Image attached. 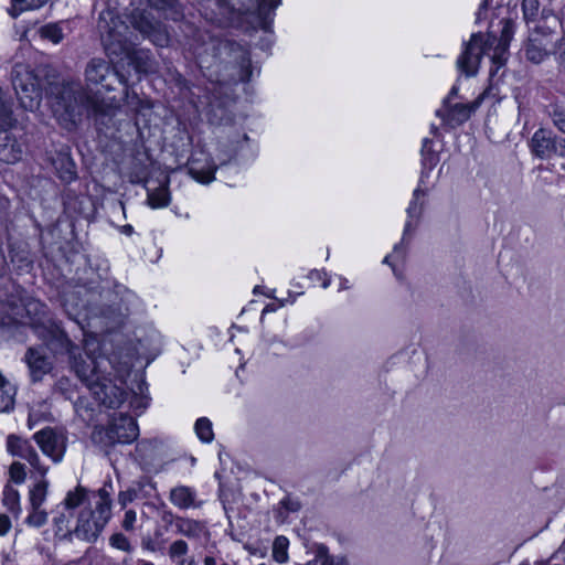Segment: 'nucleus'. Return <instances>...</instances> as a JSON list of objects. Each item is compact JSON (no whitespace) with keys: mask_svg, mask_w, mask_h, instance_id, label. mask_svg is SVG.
<instances>
[{"mask_svg":"<svg viewBox=\"0 0 565 565\" xmlns=\"http://www.w3.org/2000/svg\"><path fill=\"white\" fill-rule=\"evenodd\" d=\"M52 0H10V8L8 13L12 18H18L21 13L26 11H38L44 8Z\"/></svg>","mask_w":565,"mask_h":565,"instance_id":"nucleus-23","label":"nucleus"},{"mask_svg":"<svg viewBox=\"0 0 565 565\" xmlns=\"http://www.w3.org/2000/svg\"><path fill=\"white\" fill-rule=\"evenodd\" d=\"M205 530L204 523L198 520L181 516L178 521L175 533L190 539L200 537Z\"/></svg>","mask_w":565,"mask_h":565,"instance_id":"nucleus-22","label":"nucleus"},{"mask_svg":"<svg viewBox=\"0 0 565 565\" xmlns=\"http://www.w3.org/2000/svg\"><path fill=\"white\" fill-rule=\"evenodd\" d=\"M194 430L202 443H211L214 439L212 423L207 417H200L194 424Z\"/></svg>","mask_w":565,"mask_h":565,"instance_id":"nucleus-32","label":"nucleus"},{"mask_svg":"<svg viewBox=\"0 0 565 565\" xmlns=\"http://www.w3.org/2000/svg\"><path fill=\"white\" fill-rule=\"evenodd\" d=\"M22 146L17 139L3 131L0 134V160L6 163H15L22 158Z\"/></svg>","mask_w":565,"mask_h":565,"instance_id":"nucleus-19","label":"nucleus"},{"mask_svg":"<svg viewBox=\"0 0 565 565\" xmlns=\"http://www.w3.org/2000/svg\"><path fill=\"white\" fill-rule=\"evenodd\" d=\"M498 50H501V53H495L493 55L492 60L495 64H498V66H501L505 62V58L503 57V54L505 53V51H503V46H499V45H498Z\"/></svg>","mask_w":565,"mask_h":565,"instance_id":"nucleus-52","label":"nucleus"},{"mask_svg":"<svg viewBox=\"0 0 565 565\" xmlns=\"http://www.w3.org/2000/svg\"><path fill=\"white\" fill-rule=\"evenodd\" d=\"M203 563L204 565H218L216 558L213 556H205Z\"/></svg>","mask_w":565,"mask_h":565,"instance_id":"nucleus-56","label":"nucleus"},{"mask_svg":"<svg viewBox=\"0 0 565 565\" xmlns=\"http://www.w3.org/2000/svg\"><path fill=\"white\" fill-rule=\"evenodd\" d=\"M151 29H152V26L149 24V25H147V28H142L140 30H141L142 33L149 34Z\"/></svg>","mask_w":565,"mask_h":565,"instance_id":"nucleus-64","label":"nucleus"},{"mask_svg":"<svg viewBox=\"0 0 565 565\" xmlns=\"http://www.w3.org/2000/svg\"><path fill=\"white\" fill-rule=\"evenodd\" d=\"M554 30L546 24L540 22L529 33L527 40L523 46V51L527 61L540 64L545 61L552 53L551 47H555Z\"/></svg>","mask_w":565,"mask_h":565,"instance_id":"nucleus-6","label":"nucleus"},{"mask_svg":"<svg viewBox=\"0 0 565 565\" xmlns=\"http://www.w3.org/2000/svg\"><path fill=\"white\" fill-rule=\"evenodd\" d=\"M139 435L136 419L127 414L111 418L106 427H96L92 438L103 447H114L118 444H131Z\"/></svg>","mask_w":565,"mask_h":565,"instance_id":"nucleus-5","label":"nucleus"},{"mask_svg":"<svg viewBox=\"0 0 565 565\" xmlns=\"http://www.w3.org/2000/svg\"><path fill=\"white\" fill-rule=\"evenodd\" d=\"M137 493L134 489H128L126 491H120L118 494V502L125 507L127 503L134 501Z\"/></svg>","mask_w":565,"mask_h":565,"instance_id":"nucleus-48","label":"nucleus"},{"mask_svg":"<svg viewBox=\"0 0 565 565\" xmlns=\"http://www.w3.org/2000/svg\"><path fill=\"white\" fill-rule=\"evenodd\" d=\"M492 45L489 38L486 39L481 32L473 33L469 42L463 44V51L457 60L458 70L467 76L477 74L482 55Z\"/></svg>","mask_w":565,"mask_h":565,"instance_id":"nucleus-9","label":"nucleus"},{"mask_svg":"<svg viewBox=\"0 0 565 565\" xmlns=\"http://www.w3.org/2000/svg\"><path fill=\"white\" fill-rule=\"evenodd\" d=\"M522 10L524 18L526 20H532L536 18L540 10V2L539 0H523L522 1Z\"/></svg>","mask_w":565,"mask_h":565,"instance_id":"nucleus-41","label":"nucleus"},{"mask_svg":"<svg viewBox=\"0 0 565 565\" xmlns=\"http://www.w3.org/2000/svg\"><path fill=\"white\" fill-rule=\"evenodd\" d=\"M54 164L58 177L63 182L71 183L76 179V166L68 154H60L54 161Z\"/></svg>","mask_w":565,"mask_h":565,"instance_id":"nucleus-21","label":"nucleus"},{"mask_svg":"<svg viewBox=\"0 0 565 565\" xmlns=\"http://www.w3.org/2000/svg\"><path fill=\"white\" fill-rule=\"evenodd\" d=\"M531 153L541 160L565 158V138L547 128H539L529 141Z\"/></svg>","mask_w":565,"mask_h":565,"instance_id":"nucleus-8","label":"nucleus"},{"mask_svg":"<svg viewBox=\"0 0 565 565\" xmlns=\"http://www.w3.org/2000/svg\"><path fill=\"white\" fill-rule=\"evenodd\" d=\"M306 565H333L330 556L327 554V548L321 546L315 559L309 561Z\"/></svg>","mask_w":565,"mask_h":565,"instance_id":"nucleus-44","label":"nucleus"},{"mask_svg":"<svg viewBox=\"0 0 565 565\" xmlns=\"http://www.w3.org/2000/svg\"><path fill=\"white\" fill-rule=\"evenodd\" d=\"M7 450L10 455L26 460L41 477L46 475L49 468L41 463L39 455L30 440L11 434L7 437Z\"/></svg>","mask_w":565,"mask_h":565,"instance_id":"nucleus-12","label":"nucleus"},{"mask_svg":"<svg viewBox=\"0 0 565 565\" xmlns=\"http://www.w3.org/2000/svg\"><path fill=\"white\" fill-rule=\"evenodd\" d=\"M88 88L89 87L78 92V96L75 97V100H79L81 106L87 111V114L95 116L107 114L108 105L106 102L99 97V95L90 94Z\"/></svg>","mask_w":565,"mask_h":565,"instance_id":"nucleus-20","label":"nucleus"},{"mask_svg":"<svg viewBox=\"0 0 565 565\" xmlns=\"http://www.w3.org/2000/svg\"><path fill=\"white\" fill-rule=\"evenodd\" d=\"M391 258H392V255H387V256H385V258H384L383 263L391 265V266H392V268H393V270L395 271L394 266L391 264Z\"/></svg>","mask_w":565,"mask_h":565,"instance_id":"nucleus-61","label":"nucleus"},{"mask_svg":"<svg viewBox=\"0 0 565 565\" xmlns=\"http://www.w3.org/2000/svg\"><path fill=\"white\" fill-rule=\"evenodd\" d=\"M72 21L71 20H58L54 22H47L36 30V34L41 40L49 41L54 45H57L64 41V39L72 33Z\"/></svg>","mask_w":565,"mask_h":565,"instance_id":"nucleus-18","label":"nucleus"},{"mask_svg":"<svg viewBox=\"0 0 565 565\" xmlns=\"http://www.w3.org/2000/svg\"><path fill=\"white\" fill-rule=\"evenodd\" d=\"M138 565H154L153 563L149 562V561H145V559H139Z\"/></svg>","mask_w":565,"mask_h":565,"instance_id":"nucleus-62","label":"nucleus"},{"mask_svg":"<svg viewBox=\"0 0 565 565\" xmlns=\"http://www.w3.org/2000/svg\"><path fill=\"white\" fill-rule=\"evenodd\" d=\"M111 516V499L106 487L92 492L89 507H85L78 514L77 524L74 529L76 537L93 542L95 541Z\"/></svg>","mask_w":565,"mask_h":565,"instance_id":"nucleus-2","label":"nucleus"},{"mask_svg":"<svg viewBox=\"0 0 565 565\" xmlns=\"http://www.w3.org/2000/svg\"><path fill=\"white\" fill-rule=\"evenodd\" d=\"M171 198L167 185L157 189H147V203L152 209L166 207L170 204Z\"/></svg>","mask_w":565,"mask_h":565,"instance_id":"nucleus-25","label":"nucleus"},{"mask_svg":"<svg viewBox=\"0 0 565 565\" xmlns=\"http://www.w3.org/2000/svg\"><path fill=\"white\" fill-rule=\"evenodd\" d=\"M503 28L501 31L499 46H503V51H507V47L512 39L514 24L511 20H503Z\"/></svg>","mask_w":565,"mask_h":565,"instance_id":"nucleus-39","label":"nucleus"},{"mask_svg":"<svg viewBox=\"0 0 565 565\" xmlns=\"http://www.w3.org/2000/svg\"><path fill=\"white\" fill-rule=\"evenodd\" d=\"M147 1L151 7H154V8H163L168 3V0H147Z\"/></svg>","mask_w":565,"mask_h":565,"instance_id":"nucleus-55","label":"nucleus"},{"mask_svg":"<svg viewBox=\"0 0 565 565\" xmlns=\"http://www.w3.org/2000/svg\"><path fill=\"white\" fill-rule=\"evenodd\" d=\"M25 522L33 527H41L47 522V513L41 508H31Z\"/></svg>","mask_w":565,"mask_h":565,"instance_id":"nucleus-36","label":"nucleus"},{"mask_svg":"<svg viewBox=\"0 0 565 565\" xmlns=\"http://www.w3.org/2000/svg\"><path fill=\"white\" fill-rule=\"evenodd\" d=\"M458 93V87L457 86H452V88L450 89L449 94L447 97L444 98L443 100V106L444 107H447L448 104L450 103V99L456 96Z\"/></svg>","mask_w":565,"mask_h":565,"instance_id":"nucleus-53","label":"nucleus"},{"mask_svg":"<svg viewBox=\"0 0 565 565\" xmlns=\"http://www.w3.org/2000/svg\"><path fill=\"white\" fill-rule=\"evenodd\" d=\"M492 0H483L478 9V12L476 14V20L477 22L481 21L482 18H483V12L487 11L488 7H489V3L491 2Z\"/></svg>","mask_w":565,"mask_h":565,"instance_id":"nucleus-51","label":"nucleus"},{"mask_svg":"<svg viewBox=\"0 0 565 565\" xmlns=\"http://www.w3.org/2000/svg\"><path fill=\"white\" fill-rule=\"evenodd\" d=\"M347 288H348V280L347 279H342L341 285H340V290H343V289H347Z\"/></svg>","mask_w":565,"mask_h":565,"instance_id":"nucleus-63","label":"nucleus"},{"mask_svg":"<svg viewBox=\"0 0 565 565\" xmlns=\"http://www.w3.org/2000/svg\"><path fill=\"white\" fill-rule=\"evenodd\" d=\"M169 501L179 510L200 509L204 503L199 499L194 488L184 484H178L170 489Z\"/></svg>","mask_w":565,"mask_h":565,"instance_id":"nucleus-15","label":"nucleus"},{"mask_svg":"<svg viewBox=\"0 0 565 565\" xmlns=\"http://www.w3.org/2000/svg\"><path fill=\"white\" fill-rule=\"evenodd\" d=\"M186 169L195 181L202 184H210L215 179L217 166L210 153L196 148L188 159Z\"/></svg>","mask_w":565,"mask_h":565,"instance_id":"nucleus-11","label":"nucleus"},{"mask_svg":"<svg viewBox=\"0 0 565 565\" xmlns=\"http://www.w3.org/2000/svg\"><path fill=\"white\" fill-rule=\"evenodd\" d=\"M49 481L42 477L29 492L30 508H41L46 500Z\"/></svg>","mask_w":565,"mask_h":565,"instance_id":"nucleus-28","label":"nucleus"},{"mask_svg":"<svg viewBox=\"0 0 565 565\" xmlns=\"http://www.w3.org/2000/svg\"><path fill=\"white\" fill-rule=\"evenodd\" d=\"M74 373L89 390L94 398L107 408H118L127 399V366H115L103 354H86V363L75 362Z\"/></svg>","mask_w":565,"mask_h":565,"instance_id":"nucleus-1","label":"nucleus"},{"mask_svg":"<svg viewBox=\"0 0 565 565\" xmlns=\"http://www.w3.org/2000/svg\"><path fill=\"white\" fill-rule=\"evenodd\" d=\"M145 388H147V384L141 381L138 384L139 394L134 393L129 402L130 408H132L137 415L141 414L149 405V397L145 394Z\"/></svg>","mask_w":565,"mask_h":565,"instance_id":"nucleus-33","label":"nucleus"},{"mask_svg":"<svg viewBox=\"0 0 565 565\" xmlns=\"http://www.w3.org/2000/svg\"><path fill=\"white\" fill-rule=\"evenodd\" d=\"M428 151H434V150L431 149V140H430V139H428V138H425V139L423 140V145H422V154H425V153H426V152H428Z\"/></svg>","mask_w":565,"mask_h":565,"instance_id":"nucleus-54","label":"nucleus"},{"mask_svg":"<svg viewBox=\"0 0 565 565\" xmlns=\"http://www.w3.org/2000/svg\"><path fill=\"white\" fill-rule=\"evenodd\" d=\"M242 3L246 12L257 13L262 28L268 31L274 20L275 10L279 7L281 0H248V3L243 1Z\"/></svg>","mask_w":565,"mask_h":565,"instance_id":"nucleus-17","label":"nucleus"},{"mask_svg":"<svg viewBox=\"0 0 565 565\" xmlns=\"http://www.w3.org/2000/svg\"><path fill=\"white\" fill-rule=\"evenodd\" d=\"M24 360L28 364L32 382H40L52 370V363L42 349L29 348Z\"/></svg>","mask_w":565,"mask_h":565,"instance_id":"nucleus-16","label":"nucleus"},{"mask_svg":"<svg viewBox=\"0 0 565 565\" xmlns=\"http://www.w3.org/2000/svg\"><path fill=\"white\" fill-rule=\"evenodd\" d=\"M17 388L0 372V412H10L14 407Z\"/></svg>","mask_w":565,"mask_h":565,"instance_id":"nucleus-24","label":"nucleus"},{"mask_svg":"<svg viewBox=\"0 0 565 565\" xmlns=\"http://www.w3.org/2000/svg\"><path fill=\"white\" fill-rule=\"evenodd\" d=\"M110 545L124 552H130L131 545L122 533H116L110 537Z\"/></svg>","mask_w":565,"mask_h":565,"instance_id":"nucleus-43","label":"nucleus"},{"mask_svg":"<svg viewBox=\"0 0 565 565\" xmlns=\"http://www.w3.org/2000/svg\"><path fill=\"white\" fill-rule=\"evenodd\" d=\"M189 551L188 543L183 540L174 541L169 547V556L173 559L184 556Z\"/></svg>","mask_w":565,"mask_h":565,"instance_id":"nucleus-42","label":"nucleus"},{"mask_svg":"<svg viewBox=\"0 0 565 565\" xmlns=\"http://www.w3.org/2000/svg\"><path fill=\"white\" fill-rule=\"evenodd\" d=\"M92 498V493L88 494L87 490L81 486L76 487L74 491H68L64 499V508L66 510H74L85 502L89 504V499Z\"/></svg>","mask_w":565,"mask_h":565,"instance_id":"nucleus-27","label":"nucleus"},{"mask_svg":"<svg viewBox=\"0 0 565 565\" xmlns=\"http://www.w3.org/2000/svg\"><path fill=\"white\" fill-rule=\"evenodd\" d=\"M32 328L36 337L43 341L54 355H68V362L74 372L75 362L86 363V354L70 339L62 323L51 317L33 321Z\"/></svg>","mask_w":565,"mask_h":565,"instance_id":"nucleus-3","label":"nucleus"},{"mask_svg":"<svg viewBox=\"0 0 565 565\" xmlns=\"http://www.w3.org/2000/svg\"><path fill=\"white\" fill-rule=\"evenodd\" d=\"M105 47L110 54L127 53L128 42L127 39L114 31L108 32V36L104 39Z\"/></svg>","mask_w":565,"mask_h":565,"instance_id":"nucleus-30","label":"nucleus"},{"mask_svg":"<svg viewBox=\"0 0 565 565\" xmlns=\"http://www.w3.org/2000/svg\"><path fill=\"white\" fill-rule=\"evenodd\" d=\"M439 161L438 153L436 151H428L425 154H422V162L424 169L431 170Z\"/></svg>","mask_w":565,"mask_h":565,"instance_id":"nucleus-45","label":"nucleus"},{"mask_svg":"<svg viewBox=\"0 0 565 565\" xmlns=\"http://www.w3.org/2000/svg\"><path fill=\"white\" fill-rule=\"evenodd\" d=\"M425 196L426 192L422 190L419 186L414 190L413 199L406 210L408 220L405 223L402 242L394 246L393 254L395 257L403 258L405 255L404 242L406 239V236L415 230L417 222L422 216L425 204Z\"/></svg>","mask_w":565,"mask_h":565,"instance_id":"nucleus-13","label":"nucleus"},{"mask_svg":"<svg viewBox=\"0 0 565 565\" xmlns=\"http://www.w3.org/2000/svg\"><path fill=\"white\" fill-rule=\"evenodd\" d=\"M33 439L39 445L42 452L50 457L53 462L58 463L62 461L67 443V438L63 433L51 427H45L36 431L33 435Z\"/></svg>","mask_w":565,"mask_h":565,"instance_id":"nucleus-10","label":"nucleus"},{"mask_svg":"<svg viewBox=\"0 0 565 565\" xmlns=\"http://www.w3.org/2000/svg\"><path fill=\"white\" fill-rule=\"evenodd\" d=\"M63 307L67 317L79 323V310L85 307V303L82 300H77L76 292H71L65 296Z\"/></svg>","mask_w":565,"mask_h":565,"instance_id":"nucleus-31","label":"nucleus"},{"mask_svg":"<svg viewBox=\"0 0 565 565\" xmlns=\"http://www.w3.org/2000/svg\"><path fill=\"white\" fill-rule=\"evenodd\" d=\"M14 88L23 108L33 110L39 106L41 93L36 88L32 87V89L29 90L26 87L22 86L20 92L17 84L14 85Z\"/></svg>","mask_w":565,"mask_h":565,"instance_id":"nucleus-29","label":"nucleus"},{"mask_svg":"<svg viewBox=\"0 0 565 565\" xmlns=\"http://www.w3.org/2000/svg\"><path fill=\"white\" fill-rule=\"evenodd\" d=\"M11 529V521L7 514H0V536L6 535Z\"/></svg>","mask_w":565,"mask_h":565,"instance_id":"nucleus-49","label":"nucleus"},{"mask_svg":"<svg viewBox=\"0 0 565 565\" xmlns=\"http://www.w3.org/2000/svg\"><path fill=\"white\" fill-rule=\"evenodd\" d=\"M481 97L475 100L472 104H448L447 107H441L436 110V116L439 117L443 122L449 127H457L467 121L471 114L479 107Z\"/></svg>","mask_w":565,"mask_h":565,"instance_id":"nucleus-14","label":"nucleus"},{"mask_svg":"<svg viewBox=\"0 0 565 565\" xmlns=\"http://www.w3.org/2000/svg\"><path fill=\"white\" fill-rule=\"evenodd\" d=\"M3 504L11 511H19L20 494L12 487L7 486L3 491Z\"/></svg>","mask_w":565,"mask_h":565,"instance_id":"nucleus-35","label":"nucleus"},{"mask_svg":"<svg viewBox=\"0 0 565 565\" xmlns=\"http://www.w3.org/2000/svg\"><path fill=\"white\" fill-rule=\"evenodd\" d=\"M546 113L553 125L563 134H565V102L554 100L546 107Z\"/></svg>","mask_w":565,"mask_h":565,"instance_id":"nucleus-26","label":"nucleus"},{"mask_svg":"<svg viewBox=\"0 0 565 565\" xmlns=\"http://www.w3.org/2000/svg\"><path fill=\"white\" fill-rule=\"evenodd\" d=\"M137 521V514L134 510H128L125 512L122 520V527L126 531H132L135 529V523Z\"/></svg>","mask_w":565,"mask_h":565,"instance_id":"nucleus-46","label":"nucleus"},{"mask_svg":"<svg viewBox=\"0 0 565 565\" xmlns=\"http://www.w3.org/2000/svg\"><path fill=\"white\" fill-rule=\"evenodd\" d=\"M207 43L204 42L201 47L195 49L196 54L200 56L211 51L215 57L221 58L222 55H226L228 63H233L237 68L234 81L242 83L249 82L253 75V66L248 50L233 41L220 40L210 35H207Z\"/></svg>","mask_w":565,"mask_h":565,"instance_id":"nucleus-4","label":"nucleus"},{"mask_svg":"<svg viewBox=\"0 0 565 565\" xmlns=\"http://www.w3.org/2000/svg\"><path fill=\"white\" fill-rule=\"evenodd\" d=\"M156 448L157 443L154 440L143 439L137 444L136 451L138 456L145 460L153 456Z\"/></svg>","mask_w":565,"mask_h":565,"instance_id":"nucleus-37","label":"nucleus"},{"mask_svg":"<svg viewBox=\"0 0 565 565\" xmlns=\"http://www.w3.org/2000/svg\"><path fill=\"white\" fill-rule=\"evenodd\" d=\"M236 151H237V147L233 148V149L231 150V152H230L228 154H226V158H224V159L222 160V163H225V162H227V161H231V160L235 157Z\"/></svg>","mask_w":565,"mask_h":565,"instance_id":"nucleus-57","label":"nucleus"},{"mask_svg":"<svg viewBox=\"0 0 565 565\" xmlns=\"http://www.w3.org/2000/svg\"><path fill=\"white\" fill-rule=\"evenodd\" d=\"M321 282H322V287L326 289L330 286V278L326 275L322 279H321Z\"/></svg>","mask_w":565,"mask_h":565,"instance_id":"nucleus-59","label":"nucleus"},{"mask_svg":"<svg viewBox=\"0 0 565 565\" xmlns=\"http://www.w3.org/2000/svg\"><path fill=\"white\" fill-rule=\"evenodd\" d=\"M33 306H34V309H35L36 311H42V312H44L45 306H44L43 303L35 302V303H33Z\"/></svg>","mask_w":565,"mask_h":565,"instance_id":"nucleus-60","label":"nucleus"},{"mask_svg":"<svg viewBox=\"0 0 565 565\" xmlns=\"http://www.w3.org/2000/svg\"><path fill=\"white\" fill-rule=\"evenodd\" d=\"M160 520L164 524L166 529L170 526L177 527L178 521L180 520V515L174 514L170 509L163 507L160 512Z\"/></svg>","mask_w":565,"mask_h":565,"instance_id":"nucleus-40","label":"nucleus"},{"mask_svg":"<svg viewBox=\"0 0 565 565\" xmlns=\"http://www.w3.org/2000/svg\"><path fill=\"white\" fill-rule=\"evenodd\" d=\"M85 83L87 87L100 86L105 90L114 89V82H119L127 89V79L118 74L111 66L110 62L100 57L89 60L84 72ZM128 95V92L126 90Z\"/></svg>","mask_w":565,"mask_h":565,"instance_id":"nucleus-7","label":"nucleus"},{"mask_svg":"<svg viewBox=\"0 0 565 565\" xmlns=\"http://www.w3.org/2000/svg\"><path fill=\"white\" fill-rule=\"evenodd\" d=\"M288 540L285 536H277L273 544V558L284 564L288 561Z\"/></svg>","mask_w":565,"mask_h":565,"instance_id":"nucleus-34","label":"nucleus"},{"mask_svg":"<svg viewBox=\"0 0 565 565\" xmlns=\"http://www.w3.org/2000/svg\"><path fill=\"white\" fill-rule=\"evenodd\" d=\"M326 276V273L322 271V270H318V269H312L309 274H308V278L316 282V281H321V279Z\"/></svg>","mask_w":565,"mask_h":565,"instance_id":"nucleus-50","label":"nucleus"},{"mask_svg":"<svg viewBox=\"0 0 565 565\" xmlns=\"http://www.w3.org/2000/svg\"><path fill=\"white\" fill-rule=\"evenodd\" d=\"M121 233L131 235L134 233V227L130 224H126L121 227Z\"/></svg>","mask_w":565,"mask_h":565,"instance_id":"nucleus-58","label":"nucleus"},{"mask_svg":"<svg viewBox=\"0 0 565 565\" xmlns=\"http://www.w3.org/2000/svg\"><path fill=\"white\" fill-rule=\"evenodd\" d=\"M53 522L58 532L70 531L68 525H67L70 522V518L66 516L65 514L62 513L61 515L55 516L53 519Z\"/></svg>","mask_w":565,"mask_h":565,"instance_id":"nucleus-47","label":"nucleus"},{"mask_svg":"<svg viewBox=\"0 0 565 565\" xmlns=\"http://www.w3.org/2000/svg\"><path fill=\"white\" fill-rule=\"evenodd\" d=\"M10 478L13 482L20 484L25 481L26 473L25 467L23 463L19 461H14L9 469Z\"/></svg>","mask_w":565,"mask_h":565,"instance_id":"nucleus-38","label":"nucleus"}]
</instances>
